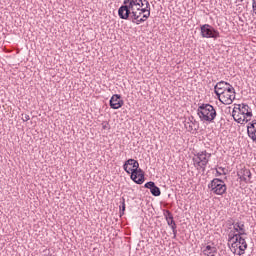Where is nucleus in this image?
<instances>
[{
  "label": "nucleus",
  "mask_w": 256,
  "mask_h": 256,
  "mask_svg": "<svg viewBox=\"0 0 256 256\" xmlns=\"http://www.w3.org/2000/svg\"><path fill=\"white\" fill-rule=\"evenodd\" d=\"M123 169L128 175H131L130 178L137 185L145 183V172L139 168V161L130 158L124 162Z\"/></svg>",
  "instance_id": "f257e3e1"
},
{
  "label": "nucleus",
  "mask_w": 256,
  "mask_h": 256,
  "mask_svg": "<svg viewBox=\"0 0 256 256\" xmlns=\"http://www.w3.org/2000/svg\"><path fill=\"white\" fill-rule=\"evenodd\" d=\"M197 115L203 123H213L217 119V110L211 104L202 103L198 106Z\"/></svg>",
  "instance_id": "f03ea898"
},
{
  "label": "nucleus",
  "mask_w": 256,
  "mask_h": 256,
  "mask_svg": "<svg viewBox=\"0 0 256 256\" xmlns=\"http://www.w3.org/2000/svg\"><path fill=\"white\" fill-rule=\"evenodd\" d=\"M125 7V3L121 5L118 9V17L120 19L128 20L131 21L132 23H135L136 25H140V23H145V18H141V12L135 10V7H132V9H129V13L127 14V10H124L123 8Z\"/></svg>",
  "instance_id": "7ed1b4c3"
},
{
  "label": "nucleus",
  "mask_w": 256,
  "mask_h": 256,
  "mask_svg": "<svg viewBox=\"0 0 256 256\" xmlns=\"http://www.w3.org/2000/svg\"><path fill=\"white\" fill-rule=\"evenodd\" d=\"M208 189L211 190L214 195H225L227 193V185L225 181L220 178H214L209 184Z\"/></svg>",
  "instance_id": "20e7f679"
},
{
  "label": "nucleus",
  "mask_w": 256,
  "mask_h": 256,
  "mask_svg": "<svg viewBox=\"0 0 256 256\" xmlns=\"http://www.w3.org/2000/svg\"><path fill=\"white\" fill-rule=\"evenodd\" d=\"M200 33L201 36L204 39H218V37H220L219 32L214 29L213 26L209 25V24H204L202 26H200Z\"/></svg>",
  "instance_id": "39448f33"
},
{
  "label": "nucleus",
  "mask_w": 256,
  "mask_h": 256,
  "mask_svg": "<svg viewBox=\"0 0 256 256\" xmlns=\"http://www.w3.org/2000/svg\"><path fill=\"white\" fill-rule=\"evenodd\" d=\"M192 161L202 169V171H205V167H207V164L209 163V159L205 156L203 151L198 152L195 154V157L192 159Z\"/></svg>",
  "instance_id": "423d86ee"
},
{
  "label": "nucleus",
  "mask_w": 256,
  "mask_h": 256,
  "mask_svg": "<svg viewBox=\"0 0 256 256\" xmlns=\"http://www.w3.org/2000/svg\"><path fill=\"white\" fill-rule=\"evenodd\" d=\"M146 0H124V7L122 8L126 11L127 15L129 13V9L145 7Z\"/></svg>",
  "instance_id": "0eeeda50"
},
{
  "label": "nucleus",
  "mask_w": 256,
  "mask_h": 256,
  "mask_svg": "<svg viewBox=\"0 0 256 256\" xmlns=\"http://www.w3.org/2000/svg\"><path fill=\"white\" fill-rule=\"evenodd\" d=\"M232 247L235 249V247H238L239 252L238 255H245V250L247 249V241H245V238L243 236H238L233 243Z\"/></svg>",
  "instance_id": "6e6552de"
},
{
  "label": "nucleus",
  "mask_w": 256,
  "mask_h": 256,
  "mask_svg": "<svg viewBox=\"0 0 256 256\" xmlns=\"http://www.w3.org/2000/svg\"><path fill=\"white\" fill-rule=\"evenodd\" d=\"M164 217L167 221V225L171 227L174 237H177V223H175V220L173 218V213H171V211L169 210H165Z\"/></svg>",
  "instance_id": "1a4fd4ad"
},
{
  "label": "nucleus",
  "mask_w": 256,
  "mask_h": 256,
  "mask_svg": "<svg viewBox=\"0 0 256 256\" xmlns=\"http://www.w3.org/2000/svg\"><path fill=\"white\" fill-rule=\"evenodd\" d=\"M111 109H121L125 105V101L122 100L121 95L114 94L109 101Z\"/></svg>",
  "instance_id": "9d476101"
},
{
  "label": "nucleus",
  "mask_w": 256,
  "mask_h": 256,
  "mask_svg": "<svg viewBox=\"0 0 256 256\" xmlns=\"http://www.w3.org/2000/svg\"><path fill=\"white\" fill-rule=\"evenodd\" d=\"M145 189H150V193L153 197H159L161 195V189L159 186L155 185V182L149 181L144 185Z\"/></svg>",
  "instance_id": "9b49d317"
},
{
  "label": "nucleus",
  "mask_w": 256,
  "mask_h": 256,
  "mask_svg": "<svg viewBox=\"0 0 256 256\" xmlns=\"http://www.w3.org/2000/svg\"><path fill=\"white\" fill-rule=\"evenodd\" d=\"M219 101L223 105H232L233 101H235V94L224 92Z\"/></svg>",
  "instance_id": "f8f14e48"
},
{
  "label": "nucleus",
  "mask_w": 256,
  "mask_h": 256,
  "mask_svg": "<svg viewBox=\"0 0 256 256\" xmlns=\"http://www.w3.org/2000/svg\"><path fill=\"white\" fill-rule=\"evenodd\" d=\"M248 137L252 139L254 143H256V120L250 122L247 126Z\"/></svg>",
  "instance_id": "ddd939ff"
},
{
  "label": "nucleus",
  "mask_w": 256,
  "mask_h": 256,
  "mask_svg": "<svg viewBox=\"0 0 256 256\" xmlns=\"http://www.w3.org/2000/svg\"><path fill=\"white\" fill-rule=\"evenodd\" d=\"M238 109L242 115H244V119H247V117H253V111L251 110V107L247 104H239Z\"/></svg>",
  "instance_id": "4468645a"
},
{
  "label": "nucleus",
  "mask_w": 256,
  "mask_h": 256,
  "mask_svg": "<svg viewBox=\"0 0 256 256\" xmlns=\"http://www.w3.org/2000/svg\"><path fill=\"white\" fill-rule=\"evenodd\" d=\"M238 177L241 181H244V183H249V179H251V170L249 169H241L238 172Z\"/></svg>",
  "instance_id": "2eb2a0df"
},
{
  "label": "nucleus",
  "mask_w": 256,
  "mask_h": 256,
  "mask_svg": "<svg viewBox=\"0 0 256 256\" xmlns=\"http://www.w3.org/2000/svg\"><path fill=\"white\" fill-rule=\"evenodd\" d=\"M216 253H217V247L215 246L207 245L203 249V254L206 256H215Z\"/></svg>",
  "instance_id": "dca6fc26"
},
{
  "label": "nucleus",
  "mask_w": 256,
  "mask_h": 256,
  "mask_svg": "<svg viewBox=\"0 0 256 256\" xmlns=\"http://www.w3.org/2000/svg\"><path fill=\"white\" fill-rule=\"evenodd\" d=\"M234 225V231H236L237 233H242V235H247V233H245V224L237 222V223H233Z\"/></svg>",
  "instance_id": "f3484780"
},
{
  "label": "nucleus",
  "mask_w": 256,
  "mask_h": 256,
  "mask_svg": "<svg viewBox=\"0 0 256 256\" xmlns=\"http://www.w3.org/2000/svg\"><path fill=\"white\" fill-rule=\"evenodd\" d=\"M137 11L140 12L141 15H143V19H145L147 21L148 17H151V11L147 8H143V7H140V8H136Z\"/></svg>",
  "instance_id": "a211bd4d"
},
{
  "label": "nucleus",
  "mask_w": 256,
  "mask_h": 256,
  "mask_svg": "<svg viewBox=\"0 0 256 256\" xmlns=\"http://www.w3.org/2000/svg\"><path fill=\"white\" fill-rule=\"evenodd\" d=\"M214 93L217 96V98L220 100L221 97H223L225 90H223V88H217V86H214Z\"/></svg>",
  "instance_id": "6ab92c4d"
},
{
  "label": "nucleus",
  "mask_w": 256,
  "mask_h": 256,
  "mask_svg": "<svg viewBox=\"0 0 256 256\" xmlns=\"http://www.w3.org/2000/svg\"><path fill=\"white\" fill-rule=\"evenodd\" d=\"M243 236V233H234L233 231H230L228 235V241H233V239H239V237Z\"/></svg>",
  "instance_id": "aec40b11"
},
{
  "label": "nucleus",
  "mask_w": 256,
  "mask_h": 256,
  "mask_svg": "<svg viewBox=\"0 0 256 256\" xmlns=\"http://www.w3.org/2000/svg\"><path fill=\"white\" fill-rule=\"evenodd\" d=\"M228 85H229V82L220 81V82H218V83L215 85V87H216V89H223V90H225Z\"/></svg>",
  "instance_id": "412c9836"
},
{
  "label": "nucleus",
  "mask_w": 256,
  "mask_h": 256,
  "mask_svg": "<svg viewBox=\"0 0 256 256\" xmlns=\"http://www.w3.org/2000/svg\"><path fill=\"white\" fill-rule=\"evenodd\" d=\"M224 93H230L231 95H236L235 88L231 84H228V86H226V88L224 89Z\"/></svg>",
  "instance_id": "4be33fe9"
},
{
  "label": "nucleus",
  "mask_w": 256,
  "mask_h": 256,
  "mask_svg": "<svg viewBox=\"0 0 256 256\" xmlns=\"http://www.w3.org/2000/svg\"><path fill=\"white\" fill-rule=\"evenodd\" d=\"M185 127H186L187 131H189V132L193 131V129H194V131H197V129H198V128H194L193 124H191V122H186Z\"/></svg>",
  "instance_id": "5701e85b"
},
{
  "label": "nucleus",
  "mask_w": 256,
  "mask_h": 256,
  "mask_svg": "<svg viewBox=\"0 0 256 256\" xmlns=\"http://www.w3.org/2000/svg\"><path fill=\"white\" fill-rule=\"evenodd\" d=\"M122 206L120 208V215H125V198H122Z\"/></svg>",
  "instance_id": "b1692460"
},
{
  "label": "nucleus",
  "mask_w": 256,
  "mask_h": 256,
  "mask_svg": "<svg viewBox=\"0 0 256 256\" xmlns=\"http://www.w3.org/2000/svg\"><path fill=\"white\" fill-rule=\"evenodd\" d=\"M188 123H191L192 125H199V122H197V120H195V117L190 116L188 118Z\"/></svg>",
  "instance_id": "393cba45"
},
{
  "label": "nucleus",
  "mask_w": 256,
  "mask_h": 256,
  "mask_svg": "<svg viewBox=\"0 0 256 256\" xmlns=\"http://www.w3.org/2000/svg\"><path fill=\"white\" fill-rule=\"evenodd\" d=\"M29 119H31V117H29L28 114H22V121L27 122Z\"/></svg>",
  "instance_id": "a878e982"
},
{
  "label": "nucleus",
  "mask_w": 256,
  "mask_h": 256,
  "mask_svg": "<svg viewBox=\"0 0 256 256\" xmlns=\"http://www.w3.org/2000/svg\"><path fill=\"white\" fill-rule=\"evenodd\" d=\"M252 12L256 15V0H252Z\"/></svg>",
  "instance_id": "bb28decb"
},
{
  "label": "nucleus",
  "mask_w": 256,
  "mask_h": 256,
  "mask_svg": "<svg viewBox=\"0 0 256 256\" xmlns=\"http://www.w3.org/2000/svg\"><path fill=\"white\" fill-rule=\"evenodd\" d=\"M202 153L205 155L206 159H208L209 162V159H211V153L207 152L206 150L202 151Z\"/></svg>",
  "instance_id": "cd10ccee"
},
{
  "label": "nucleus",
  "mask_w": 256,
  "mask_h": 256,
  "mask_svg": "<svg viewBox=\"0 0 256 256\" xmlns=\"http://www.w3.org/2000/svg\"><path fill=\"white\" fill-rule=\"evenodd\" d=\"M145 5H146L145 8L149 9V11H151V4H149V1L146 0Z\"/></svg>",
  "instance_id": "c85d7f7f"
},
{
  "label": "nucleus",
  "mask_w": 256,
  "mask_h": 256,
  "mask_svg": "<svg viewBox=\"0 0 256 256\" xmlns=\"http://www.w3.org/2000/svg\"><path fill=\"white\" fill-rule=\"evenodd\" d=\"M221 172H219V170H216V177H221Z\"/></svg>",
  "instance_id": "c756f323"
},
{
  "label": "nucleus",
  "mask_w": 256,
  "mask_h": 256,
  "mask_svg": "<svg viewBox=\"0 0 256 256\" xmlns=\"http://www.w3.org/2000/svg\"><path fill=\"white\" fill-rule=\"evenodd\" d=\"M235 110H233V112H232V117H234V119H235V121H237V118H235Z\"/></svg>",
  "instance_id": "7c9ffc66"
},
{
  "label": "nucleus",
  "mask_w": 256,
  "mask_h": 256,
  "mask_svg": "<svg viewBox=\"0 0 256 256\" xmlns=\"http://www.w3.org/2000/svg\"><path fill=\"white\" fill-rule=\"evenodd\" d=\"M219 169H220L221 171H225V168H223V167H219Z\"/></svg>",
  "instance_id": "2f4dec72"
},
{
  "label": "nucleus",
  "mask_w": 256,
  "mask_h": 256,
  "mask_svg": "<svg viewBox=\"0 0 256 256\" xmlns=\"http://www.w3.org/2000/svg\"><path fill=\"white\" fill-rule=\"evenodd\" d=\"M237 122H238V123H241V118H238Z\"/></svg>",
  "instance_id": "473e14b6"
},
{
  "label": "nucleus",
  "mask_w": 256,
  "mask_h": 256,
  "mask_svg": "<svg viewBox=\"0 0 256 256\" xmlns=\"http://www.w3.org/2000/svg\"><path fill=\"white\" fill-rule=\"evenodd\" d=\"M103 129H106V126H103Z\"/></svg>",
  "instance_id": "72a5a7b5"
}]
</instances>
